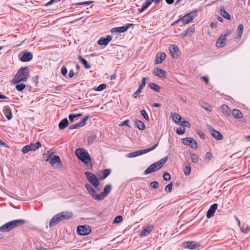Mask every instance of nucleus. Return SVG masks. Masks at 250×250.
Returning a JSON list of instances; mask_svg holds the SVG:
<instances>
[{"mask_svg": "<svg viewBox=\"0 0 250 250\" xmlns=\"http://www.w3.org/2000/svg\"><path fill=\"white\" fill-rule=\"evenodd\" d=\"M185 128H182V127H179L176 130V133L180 135L183 134L184 133H185Z\"/></svg>", "mask_w": 250, "mask_h": 250, "instance_id": "obj_53", "label": "nucleus"}, {"mask_svg": "<svg viewBox=\"0 0 250 250\" xmlns=\"http://www.w3.org/2000/svg\"><path fill=\"white\" fill-rule=\"evenodd\" d=\"M153 229V226L152 225H147L146 226L142 231V232L140 233L139 236L140 237H143L147 236L148 235L151 231Z\"/></svg>", "mask_w": 250, "mask_h": 250, "instance_id": "obj_19", "label": "nucleus"}, {"mask_svg": "<svg viewBox=\"0 0 250 250\" xmlns=\"http://www.w3.org/2000/svg\"><path fill=\"white\" fill-rule=\"evenodd\" d=\"M123 220V217L121 215L117 216L114 219L113 223H119Z\"/></svg>", "mask_w": 250, "mask_h": 250, "instance_id": "obj_48", "label": "nucleus"}, {"mask_svg": "<svg viewBox=\"0 0 250 250\" xmlns=\"http://www.w3.org/2000/svg\"><path fill=\"white\" fill-rule=\"evenodd\" d=\"M3 114L8 120H11L13 118V115L11 110L7 107H4Z\"/></svg>", "mask_w": 250, "mask_h": 250, "instance_id": "obj_29", "label": "nucleus"}, {"mask_svg": "<svg viewBox=\"0 0 250 250\" xmlns=\"http://www.w3.org/2000/svg\"><path fill=\"white\" fill-rule=\"evenodd\" d=\"M141 113L142 115L143 116V117L147 121H149V116L147 115V113L146 112L145 110H143L141 111Z\"/></svg>", "mask_w": 250, "mask_h": 250, "instance_id": "obj_51", "label": "nucleus"}, {"mask_svg": "<svg viewBox=\"0 0 250 250\" xmlns=\"http://www.w3.org/2000/svg\"><path fill=\"white\" fill-rule=\"evenodd\" d=\"M85 188L89 193V194L95 200L100 201H102V197L101 193L98 194L96 190L94 189L90 185L86 184L85 185Z\"/></svg>", "mask_w": 250, "mask_h": 250, "instance_id": "obj_6", "label": "nucleus"}, {"mask_svg": "<svg viewBox=\"0 0 250 250\" xmlns=\"http://www.w3.org/2000/svg\"><path fill=\"white\" fill-rule=\"evenodd\" d=\"M158 144H156L153 145L152 147L148 148L146 149L138 150L134 152H132L129 153H128L126 155V157L128 158H134L137 156H139L140 155H143L144 154L148 153L154 149L158 146Z\"/></svg>", "mask_w": 250, "mask_h": 250, "instance_id": "obj_5", "label": "nucleus"}, {"mask_svg": "<svg viewBox=\"0 0 250 250\" xmlns=\"http://www.w3.org/2000/svg\"><path fill=\"white\" fill-rule=\"evenodd\" d=\"M183 247L188 249H194L200 247V245L194 241H188L183 243Z\"/></svg>", "mask_w": 250, "mask_h": 250, "instance_id": "obj_17", "label": "nucleus"}, {"mask_svg": "<svg viewBox=\"0 0 250 250\" xmlns=\"http://www.w3.org/2000/svg\"><path fill=\"white\" fill-rule=\"evenodd\" d=\"M210 133L216 139L221 140L223 139V136L218 131L214 130V129H210Z\"/></svg>", "mask_w": 250, "mask_h": 250, "instance_id": "obj_27", "label": "nucleus"}, {"mask_svg": "<svg viewBox=\"0 0 250 250\" xmlns=\"http://www.w3.org/2000/svg\"><path fill=\"white\" fill-rule=\"evenodd\" d=\"M179 49L177 46L173 44L171 45L169 48V51L172 56V57L174 58H177L178 54L177 52Z\"/></svg>", "mask_w": 250, "mask_h": 250, "instance_id": "obj_21", "label": "nucleus"}, {"mask_svg": "<svg viewBox=\"0 0 250 250\" xmlns=\"http://www.w3.org/2000/svg\"><path fill=\"white\" fill-rule=\"evenodd\" d=\"M79 60L83 64L85 68L89 69L90 67V65L88 63L86 60L83 58L81 56L78 57Z\"/></svg>", "mask_w": 250, "mask_h": 250, "instance_id": "obj_39", "label": "nucleus"}, {"mask_svg": "<svg viewBox=\"0 0 250 250\" xmlns=\"http://www.w3.org/2000/svg\"><path fill=\"white\" fill-rule=\"evenodd\" d=\"M49 163L53 167L57 168H62L63 167V164L58 155H54L49 161Z\"/></svg>", "mask_w": 250, "mask_h": 250, "instance_id": "obj_10", "label": "nucleus"}, {"mask_svg": "<svg viewBox=\"0 0 250 250\" xmlns=\"http://www.w3.org/2000/svg\"><path fill=\"white\" fill-rule=\"evenodd\" d=\"M16 84V89L19 91H22L25 88V85L24 84V83H20Z\"/></svg>", "mask_w": 250, "mask_h": 250, "instance_id": "obj_42", "label": "nucleus"}, {"mask_svg": "<svg viewBox=\"0 0 250 250\" xmlns=\"http://www.w3.org/2000/svg\"><path fill=\"white\" fill-rule=\"evenodd\" d=\"M11 230L12 229L8 222L0 227V231L1 232H6Z\"/></svg>", "mask_w": 250, "mask_h": 250, "instance_id": "obj_33", "label": "nucleus"}, {"mask_svg": "<svg viewBox=\"0 0 250 250\" xmlns=\"http://www.w3.org/2000/svg\"><path fill=\"white\" fill-rule=\"evenodd\" d=\"M11 229L22 226L25 223V220L24 219H17L8 222Z\"/></svg>", "mask_w": 250, "mask_h": 250, "instance_id": "obj_15", "label": "nucleus"}, {"mask_svg": "<svg viewBox=\"0 0 250 250\" xmlns=\"http://www.w3.org/2000/svg\"><path fill=\"white\" fill-rule=\"evenodd\" d=\"M195 31V28L193 26H191L190 27L188 28L187 31L185 32V33H182L181 34V36L183 37L188 36V35H192Z\"/></svg>", "mask_w": 250, "mask_h": 250, "instance_id": "obj_36", "label": "nucleus"}, {"mask_svg": "<svg viewBox=\"0 0 250 250\" xmlns=\"http://www.w3.org/2000/svg\"><path fill=\"white\" fill-rule=\"evenodd\" d=\"M218 207V205L217 204H214L212 205L207 213V217L209 218L213 216L214 212L217 209Z\"/></svg>", "mask_w": 250, "mask_h": 250, "instance_id": "obj_20", "label": "nucleus"}, {"mask_svg": "<svg viewBox=\"0 0 250 250\" xmlns=\"http://www.w3.org/2000/svg\"><path fill=\"white\" fill-rule=\"evenodd\" d=\"M97 136L96 135H91L87 138V142L89 145L92 144L96 140Z\"/></svg>", "mask_w": 250, "mask_h": 250, "instance_id": "obj_45", "label": "nucleus"}, {"mask_svg": "<svg viewBox=\"0 0 250 250\" xmlns=\"http://www.w3.org/2000/svg\"><path fill=\"white\" fill-rule=\"evenodd\" d=\"M148 86L150 89L154 90L156 92H159L160 91L161 87L155 83H150Z\"/></svg>", "mask_w": 250, "mask_h": 250, "instance_id": "obj_35", "label": "nucleus"}, {"mask_svg": "<svg viewBox=\"0 0 250 250\" xmlns=\"http://www.w3.org/2000/svg\"><path fill=\"white\" fill-rule=\"evenodd\" d=\"M74 118H75L74 114H70L69 115V119L71 122H73Z\"/></svg>", "mask_w": 250, "mask_h": 250, "instance_id": "obj_61", "label": "nucleus"}, {"mask_svg": "<svg viewBox=\"0 0 250 250\" xmlns=\"http://www.w3.org/2000/svg\"><path fill=\"white\" fill-rule=\"evenodd\" d=\"M30 77V71L27 67H21L15 75L12 82L13 83H25Z\"/></svg>", "mask_w": 250, "mask_h": 250, "instance_id": "obj_1", "label": "nucleus"}, {"mask_svg": "<svg viewBox=\"0 0 250 250\" xmlns=\"http://www.w3.org/2000/svg\"><path fill=\"white\" fill-rule=\"evenodd\" d=\"M167 160V157H165L158 162L150 165L144 171V174L146 175L160 169L166 163Z\"/></svg>", "mask_w": 250, "mask_h": 250, "instance_id": "obj_3", "label": "nucleus"}, {"mask_svg": "<svg viewBox=\"0 0 250 250\" xmlns=\"http://www.w3.org/2000/svg\"><path fill=\"white\" fill-rule=\"evenodd\" d=\"M75 154L78 159L84 164H88L91 161L89 154L83 148L76 149Z\"/></svg>", "mask_w": 250, "mask_h": 250, "instance_id": "obj_4", "label": "nucleus"}, {"mask_svg": "<svg viewBox=\"0 0 250 250\" xmlns=\"http://www.w3.org/2000/svg\"><path fill=\"white\" fill-rule=\"evenodd\" d=\"M153 74L161 79H165L167 75L166 71L159 67H156L153 70Z\"/></svg>", "mask_w": 250, "mask_h": 250, "instance_id": "obj_14", "label": "nucleus"}, {"mask_svg": "<svg viewBox=\"0 0 250 250\" xmlns=\"http://www.w3.org/2000/svg\"><path fill=\"white\" fill-rule=\"evenodd\" d=\"M89 119V116H85L80 122L77 123L78 127H81L83 126L86 122Z\"/></svg>", "mask_w": 250, "mask_h": 250, "instance_id": "obj_41", "label": "nucleus"}, {"mask_svg": "<svg viewBox=\"0 0 250 250\" xmlns=\"http://www.w3.org/2000/svg\"><path fill=\"white\" fill-rule=\"evenodd\" d=\"M150 186L155 188V189H156L158 188V186H159V184H158V183L156 181H154V182H152L150 183Z\"/></svg>", "mask_w": 250, "mask_h": 250, "instance_id": "obj_57", "label": "nucleus"}, {"mask_svg": "<svg viewBox=\"0 0 250 250\" xmlns=\"http://www.w3.org/2000/svg\"><path fill=\"white\" fill-rule=\"evenodd\" d=\"M79 128V127H78V125L77 123L74 124V125H71L70 126V127H69V128L70 129H76V128Z\"/></svg>", "mask_w": 250, "mask_h": 250, "instance_id": "obj_63", "label": "nucleus"}, {"mask_svg": "<svg viewBox=\"0 0 250 250\" xmlns=\"http://www.w3.org/2000/svg\"><path fill=\"white\" fill-rule=\"evenodd\" d=\"M129 120H126L124 121L122 124H121L119 126H123V125H126L128 127H130V125H129Z\"/></svg>", "mask_w": 250, "mask_h": 250, "instance_id": "obj_59", "label": "nucleus"}, {"mask_svg": "<svg viewBox=\"0 0 250 250\" xmlns=\"http://www.w3.org/2000/svg\"><path fill=\"white\" fill-rule=\"evenodd\" d=\"M220 13L224 18L229 20L231 19L230 15L227 12L225 11L224 7H222L220 8Z\"/></svg>", "mask_w": 250, "mask_h": 250, "instance_id": "obj_31", "label": "nucleus"}, {"mask_svg": "<svg viewBox=\"0 0 250 250\" xmlns=\"http://www.w3.org/2000/svg\"><path fill=\"white\" fill-rule=\"evenodd\" d=\"M204 109L208 111H211L212 109V106L210 105H208L207 106L204 107Z\"/></svg>", "mask_w": 250, "mask_h": 250, "instance_id": "obj_64", "label": "nucleus"}, {"mask_svg": "<svg viewBox=\"0 0 250 250\" xmlns=\"http://www.w3.org/2000/svg\"><path fill=\"white\" fill-rule=\"evenodd\" d=\"M244 26L242 24H240L238 27L237 31L238 32V38L240 39L242 37Z\"/></svg>", "mask_w": 250, "mask_h": 250, "instance_id": "obj_44", "label": "nucleus"}, {"mask_svg": "<svg viewBox=\"0 0 250 250\" xmlns=\"http://www.w3.org/2000/svg\"><path fill=\"white\" fill-rule=\"evenodd\" d=\"M143 88V87H142L141 86H139V87L137 89V90L133 94V97L134 98H136L137 97V96H138V95L140 94L142 92Z\"/></svg>", "mask_w": 250, "mask_h": 250, "instance_id": "obj_46", "label": "nucleus"}, {"mask_svg": "<svg viewBox=\"0 0 250 250\" xmlns=\"http://www.w3.org/2000/svg\"><path fill=\"white\" fill-rule=\"evenodd\" d=\"M85 175L88 181L95 188H97L100 185V182L97 177L89 171H86Z\"/></svg>", "mask_w": 250, "mask_h": 250, "instance_id": "obj_11", "label": "nucleus"}, {"mask_svg": "<svg viewBox=\"0 0 250 250\" xmlns=\"http://www.w3.org/2000/svg\"><path fill=\"white\" fill-rule=\"evenodd\" d=\"M111 190V186L110 185H107L104 188L103 192H101L102 200H104L106 195L110 192Z\"/></svg>", "mask_w": 250, "mask_h": 250, "instance_id": "obj_25", "label": "nucleus"}, {"mask_svg": "<svg viewBox=\"0 0 250 250\" xmlns=\"http://www.w3.org/2000/svg\"><path fill=\"white\" fill-rule=\"evenodd\" d=\"M111 170L110 169H105L101 171L100 173L102 174L101 179H105L110 173Z\"/></svg>", "mask_w": 250, "mask_h": 250, "instance_id": "obj_38", "label": "nucleus"}, {"mask_svg": "<svg viewBox=\"0 0 250 250\" xmlns=\"http://www.w3.org/2000/svg\"><path fill=\"white\" fill-rule=\"evenodd\" d=\"M170 114L172 120L176 124L179 125L183 119L179 115L176 113H171Z\"/></svg>", "mask_w": 250, "mask_h": 250, "instance_id": "obj_22", "label": "nucleus"}, {"mask_svg": "<svg viewBox=\"0 0 250 250\" xmlns=\"http://www.w3.org/2000/svg\"><path fill=\"white\" fill-rule=\"evenodd\" d=\"M221 110L222 113L227 116H229L231 114V109L229 108L228 106L226 104H223L221 107Z\"/></svg>", "mask_w": 250, "mask_h": 250, "instance_id": "obj_28", "label": "nucleus"}, {"mask_svg": "<svg viewBox=\"0 0 250 250\" xmlns=\"http://www.w3.org/2000/svg\"><path fill=\"white\" fill-rule=\"evenodd\" d=\"M32 54L29 52H26L23 54L21 58V61L23 62H28L32 60Z\"/></svg>", "mask_w": 250, "mask_h": 250, "instance_id": "obj_26", "label": "nucleus"}, {"mask_svg": "<svg viewBox=\"0 0 250 250\" xmlns=\"http://www.w3.org/2000/svg\"><path fill=\"white\" fill-rule=\"evenodd\" d=\"M135 124L138 129L141 130H144L145 129V125L143 122L136 120L135 121Z\"/></svg>", "mask_w": 250, "mask_h": 250, "instance_id": "obj_37", "label": "nucleus"}, {"mask_svg": "<svg viewBox=\"0 0 250 250\" xmlns=\"http://www.w3.org/2000/svg\"><path fill=\"white\" fill-rule=\"evenodd\" d=\"M197 11L194 10L189 13L186 14L183 17L180 18V20L183 25L188 24L191 21L194 17L196 16Z\"/></svg>", "mask_w": 250, "mask_h": 250, "instance_id": "obj_8", "label": "nucleus"}, {"mask_svg": "<svg viewBox=\"0 0 250 250\" xmlns=\"http://www.w3.org/2000/svg\"><path fill=\"white\" fill-rule=\"evenodd\" d=\"M54 152L52 151L51 150H49L46 151V153L43 154V158L44 159L45 162H49L50 159L54 156Z\"/></svg>", "mask_w": 250, "mask_h": 250, "instance_id": "obj_23", "label": "nucleus"}, {"mask_svg": "<svg viewBox=\"0 0 250 250\" xmlns=\"http://www.w3.org/2000/svg\"><path fill=\"white\" fill-rule=\"evenodd\" d=\"M232 114L236 119H241L243 117L242 113L238 109H233Z\"/></svg>", "mask_w": 250, "mask_h": 250, "instance_id": "obj_30", "label": "nucleus"}, {"mask_svg": "<svg viewBox=\"0 0 250 250\" xmlns=\"http://www.w3.org/2000/svg\"><path fill=\"white\" fill-rule=\"evenodd\" d=\"M148 78L147 77H143L141 81V84L139 85V86H141L142 87H144L146 84V81Z\"/></svg>", "mask_w": 250, "mask_h": 250, "instance_id": "obj_54", "label": "nucleus"}, {"mask_svg": "<svg viewBox=\"0 0 250 250\" xmlns=\"http://www.w3.org/2000/svg\"><path fill=\"white\" fill-rule=\"evenodd\" d=\"M42 146V144L40 142H37L35 144H31L24 146L22 149V152L23 154L26 153L29 151H35Z\"/></svg>", "mask_w": 250, "mask_h": 250, "instance_id": "obj_9", "label": "nucleus"}, {"mask_svg": "<svg viewBox=\"0 0 250 250\" xmlns=\"http://www.w3.org/2000/svg\"><path fill=\"white\" fill-rule=\"evenodd\" d=\"M73 214L71 212H62L55 215L50 221L49 226L52 227L61 221L71 218Z\"/></svg>", "mask_w": 250, "mask_h": 250, "instance_id": "obj_2", "label": "nucleus"}, {"mask_svg": "<svg viewBox=\"0 0 250 250\" xmlns=\"http://www.w3.org/2000/svg\"><path fill=\"white\" fill-rule=\"evenodd\" d=\"M67 72L66 68L65 66H63L61 69V74L62 76H65Z\"/></svg>", "mask_w": 250, "mask_h": 250, "instance_id": "obj_58", "label": "nucleus"}, {"mask_svg": "<svg viewBox=\"0 0 250 250\" xmlns=\"http://www.w3.org/2000/svg\"><path fill=\"white\" fill-rule=\"evenodd\" d=\"M68 125V121L67 119H64L59 124V127L61 129H63Z\"/></svg>", "mask_w": 250, "mask_h": 250, "instance_id": "obj_34", "label": "nucleus"}, {"mask_svg": "<svg viewBox=\"0 0 250 250\" xmlns=\"http://www.w3.org/2000/svg\"><path fill=\"white\" fill-rule=\"evenodd\" d=\"M93 3H94V1H88L83 2L77 3L74 4L75 5H88V4H90Z\"/></svg>", "mask_w": 250, "mask_h": 250, "instance_id": "obj_56", "label": "nucleus"}, {"mask_svg": "<svg viewBox=\"0 0 250 250\" xmlns=\"http://www.w3.org/2000/svg\"><path fill=\"white\" fill-rule=\"evenodd\" d=\"M212 157V155L210 152H207L206 155V160L208 162Z\"/></svg>", "mask_w": 250, "mask_h": 250, "instance_id": "obj_55", "label": "nucleus"}, {"mask_svg": "<svg viewBox=\"0 0 250 250\" xmlns=\"http://www.w3.org/2000/svg\"><path fill=\"white\" fill-rule=\"evenodd\" d=\"M166 55L164 52H159L156 55L155 63L156 64L161 63L165 59Z\"/></svg>", "mask_w": 250, "mask_h": 250, "instance_id": "obj_18", "label": "nucleus"}, {"mask_svg": "<svg viewBox=\"0 0 250 250\" xmlns=\"http://www.w3.org/2000/svg\"><path fill=\"white\" fill-rule=\"evenodd\" d=\"M151 3L152 2L151 0H147L146 2V3L144 5H143L142 8L141 9H139V12L142 13V12H143L145 9H146L150 5Z\"/></svg>", "mask_w": 250, "mask_h": 250, "instance_id": "obj_40", "label": "nucleus"}, {"mask_svg": "<svg viewBox=\"0 0 250 250\" xmlns=\"http://www.w3.org/2000/svg\"><path fill=\"white\" fill-rule=\"evenodd\" d=\"M133 25V24L128 23L125 26L113 28L111 29V32L112 33H124L130 27L132 26Z\"/></svg>", "mask_w": 250, "mask_h": 250, "instance_id": "obj_16", "label": "nucleus"}, {"mask_svg": "<svg viewBox=\"0 0 250 250\" xmlns=\"http://www.w3.org/2000/svg\"><path fill=\"white\" fill-rule=\"evenodd\" d=\"M163 178L166 181H169L171 179L170 175L168 172H165L163 175Z\"/></svg>", "mask_w": 250, "mask_h": 250, "instance_id": "obj_52", "label": "nucleus"}, {"mask_svg": "<svg viewBox=\"0 0 250 250\" xmlns=\"http://www.w3.org/2000/svg\"><path fill=\"white\" fill-rule=\"evenodd\" d=\"M231 33V31L227 30L226 31L224 34L221 35L218 38L216 42V46L218 48L222 47L225 46L226 44V38Z\"/></svg>", "mask_w": 250, "mask_h": 250, "instance_id": "obj_7", "label": "nucleus"}, {"mask_svg": "<svg viewBox=\"0 0 250 250\" xmlns=\"http://www.w3.org/2000/svg\"><path fill=\"white\" fill-rule=\"evenodd\" d=\"M77 231L81 235H86L91 232V229L88 226H79L77 227Z\"/></svg>", "mask_w": 250, "mask_h": 250, "instance_id": "obj_13", "label": "nucleus"}, {"mask_svg": "<svg viewBox=\"0 0 250 250\" xmlns=\"http://www.w3.org/2000/svg\"><path fill=\"white\" fill-rule=\"evenodd\" d=\"M182 143L186 146H189L191 148L197 149L198 144L197 141L190 137L183 138L181 140Z\"/></svg>", "mask_w": 250, "mask_h": 250, "instance_id": "obj_12", "label": "nucleus"}, {"mask_svg": "<svg viewBox=\"0 0 250 250\" xmlns=\"http://www.w3.org/2000/svg\"><path fill=\"white\" fill-rule=\"evenodd\" d=\"M112 38L110 36H107L106 38H101L98 41V43L100 45H107L110 41H111Z\"/></svg>", "mask_w": 250, "mask_h": 250, "instance_id": "obj_24", "label": "nucleus"}, {"mask_svg": "<svg viewBox=\"0 0 250 250\" xmlns=\"http://www.w3.org/2000/svg\"><path fill=\"white\" fill-rule=\"evenodd\" d=\"M179 125H182V126H184L185 127H190V125L189 123L188 122L185 120L184 119H183V120L180 123Z\"/></svg>", "mask_w": 250, "mask_h": 250, "instance_id": "obj_47", "label": "nucleus"}, {"mask_svg": "<svg viewBox=\"0 0 250 250\" xmlns=\"http://www.w3.org/2000/svg\"><path fill=\"white\" fill-rule=\"evenodd\" d=\"M196 132H197L198 135L200 136V137L201 139H203L205 138V136H204V133L202 131H201L200 130H197Z\"/></svg>", "mask_w": 250, "mask_h": 250, "instance_id": "obj_60", "label": "nucleus"}, {"mask_svg": "<svg viewBox=\"0 0 250 250\" xmlns=\"http://www.w3.org/2000/svg\"><path fill=\"white\" fill-rule=\"evenodd\" d=\"M189 155L191 161L193 163H195L198 162L199 159L197 155L194 153H190Z\"/></svg>", "mask_w": 250, "mask_h": 250, "instance_id": "obj_43", "label": "nucleus"}, {"mask_svg": "<svg viewBox=\"0 0 250 250\" xmlns=\"http://www.w3.org/2000/svg\"><path fill=\"white\" fill-rule=\"evenodd\" d=\"M183 171L186 175H188L190 173L191 166L189 162H186Z\"/></svg>", "mask_w": 250, "mask_h": 250, "instance_id": "obj_32", "label": "nucleus"}, {"mask_svg": "<svg viewBox=\"0 0 250 250\" xmlns=\"http://www.w3.org/2000/svg\"><path fill=\"white\" fill-rule=\"evenodd\" d=\"M173 184L172 183L168 184L165 188V190L167 192H170L172 189Z\"/></svg>", "mask_w": 250, "mask_h": 250, "instance_id": "obj_50", "label": "nucleus"}, {"mask_svg": "<svg viewBox=\"0 0 250 250\" xmlns=\"http://www.w3.org/2000/svg\"><path fill=\"white\" fill-rule=\"evenodd\" d=\"M106 85L105 84L102 83V84H101L100 85H99L96 88H95V90L96 91H102V90L106 88Z\"/></svg>", "mask_w": 250, "mask_h": 250, "instance_id": "obj_49", "label": "nucleus"}, {"mask_svg": "<svg viewBox=\"0 0 250 250\" xmlns=\"http://www.w3.org/2000/svg\"><path fill=\"white\" fill-rule=\"evenodd\" d=\"M61 0H51L50 1H49V2H48L46 4V5H50L53 2H58L59 1H60Z\"/></svg>", "mask_w": 250, "mask_h": 250, "instance_id": "obj_62", "label": "nucleus"}]
</instances>
